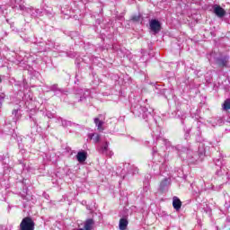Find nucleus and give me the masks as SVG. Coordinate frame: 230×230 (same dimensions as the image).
I'll list each match as a JSON object with an SVG mask.
<instances>
[{
	"label": "nucleus",
	"mask_w": 230,
	"mask_h": 230,
	"mask_svg": "<svg viewBox=\"0 0 230 230\" xmlns=\"http://www.w3.org/2000/svg\"><path fill=\"white\" fill-rule=\"evenodd\" d=\"M76 159L78 163H85V161H87V152L85 151L78 152L76 155Z\"/></svg>",
	"instance_id": "nucleus-4"
},
{
	"label": "nucleus",
	"mask_w": 230,
	"mask_h": 230,
	"mask_svg": "<svg viewBox=\"0 0 230 230\" xmlns=\"http://www.w3.org/2000/svg\"><path fill=\"white\" fill-rule=\"evenodd\" d=\"M107 150H109V143L106 142L105 145L99 149V151L102 154H107Z\"/></svg>",
	"instance_id": "nucleus-10"
},
{
	"label": "nucleus",
	"mask_w": 230,
	"mask_h": 230,
	"mask_svg": "<svg viewBox=\"0 0 230 230\" xmlns=\"http://www.w3.org/2000/svg\"><path fill=\"white\" fill-rule=\"evenodd\" d=\"M223 111H229L230 110V99H226L223 105H222Z\"/></svg>",
	"instance_id": "nucleus-9"
},
{
	"label": "nucleus",
	"mask_w": 230,
	"mask_h": 230,
	"mask_svg": "<svg viewBox=\"0 0 230 230\" xmlns=\"http://www.w3.org/2000/svg\"><path fill=\"white\" fill-rule=\"evenodd\" d=\"M94 226V221L93 219H87L84 224V230H91Z\"/></svg>",
	"instance_id": "nucleus-8"
},
{
	"label": "nucleus",
	"mask_w": 230,
	"mask_h": 230,
	"mask_svg": "<svg viewBox=\"0 0 230 230\" xmlns=\"http://www.w3.org/2000/svg\"><path fill=\"white\" fill-rule=\"evenodd\" d=\"M172 206L174 208V209H176V211H179V209H181V206H182V202L181 201V199L177 197H174L172 199Z\"/></svg>",
	"instance_id": "nucleus-5"
},
{
	"label": "nucleus",
	"mask_w": 230,
	"mask_h": 230,
	"mask_svg": "<svg viewBox=\"0 0 230 230\" xmlns=\"http://www.w3.org/2000/svg\"><path fill=\"white\" fill-rule=\"evenodd\" d=\"M214 13L217 16V17H224L226 15V10H224V8H222L220 5H214Z\"/></svg>",
	"instance_id": "nucleus-3"
},
{
	"label": "nucleus",
	"mask_w": 230,
	"mask_h": 230,
	"mask_svg": "<svg viewBox=\"0 0 230 230\" xmlns=\"http://www.w3.org/2000/svg\"><path fill=\"white\" fill-rule=\"evenodd\" d=\"M149 26H150V30L153 31L155 35L161 31V22L156 19L151 20L149 22Z\"/></svg>",
	"instance_id": "nucleus-2"
},
{
	"label": "nucleus",
	"mask_w": 230,
	"mask_h": 230,
	"mask_svg": "<svg viewBox=\"0 0 230 230\" xmlns=\"http://www.w3.org/2000/svg\"><path fill=\"white\" fill-rule=\"evenodd\" d=\"M94 123L98 128V130L100 132H103L104 130V128H103V121L102 120H100V118H95L94 119Z\"/></svg>",
	"instance_id": "nucleus-6"
},
{
	"label": "nucleus",
	"mask_w": 230,
	"mask_h": 230,
	"mask_svg": "<svg viewBox=\"0 0 230 230\" xmlns=\"http://www.w3.org/2000/svg\"><path fill=\"white\" fill-rule=\"evenodd\" d=\"M0 82H1V79H0Z\"/></svg>",
	"instance_id": "nucleus-14"
},
{
	"label": "nucleus",
	"mask_w": 230,
	"mask_h": 230,
	"mask_svg": "<svg viewBox=\"0 0 230 230\" xmlns=\"http://www.w3.org/2000/svg\"><path fill=\"white\" fill-rule=\"evenodd\" d=\"M128 226V220L127 218H121L119 223V227L120 230H126Z\"/></svg>",
	"instance_id": "nucleus-7"
},
{
	"label": "nucleus",
	"mask_w": 230,
	"mask_h": 230,
	"mask_svg": "<svg viewBox=\"0 0 230 230\" xmlns=\"http://www.w3.org/2000/svg\"><path fill=\"white\" fill-rule=\"evenodd\" d=\"M0 100H4V93L0 94Z\"/></svg>",
	"instance_id": "nucleus-13"
},
{
	"label": "nucleus",
	"mask_w": 230,
	"mask_h": 230,
	"mask_svg": "<svg viewBox=\"0 0 230 230\" xmlns=\"http://www.w3.org/2000/svg\"><path fill=\"white\" fill-rule=\"evenodd\" d=\"M221 66H227V60H225V61H223L222 63H221Z\"/></svg>",
	"instance_id": "nucleus-12"
},
{
	"label": "nucleus",
	"mask_w": 230,
	"mask_h": 230,
	"mask_svg": "<svg viewBox=\"0 0 230 230\" xmlns=\"http://www.w3.org/2000/svg\"><path fill=\"white\" fill-rule=\"evenodd\" d=\"M92 139H93L94 143H100V135L98 133L93 134Z\"/></svg>",
	"instance_id": "nucleus-11"
},
{
	"label": "nucleus",
	"mask_w": 230,
	"mask_h": 230,
	"mask_svg": "<svg viewBox=\"0 0 230 230\" xmlns=\"http://www.w3.org/2000/svg\"><path fill=\"white\" fill-rule=\"evenodd\" d=\"M20 230H35V222L31 217H24L20 224Z\"/></svg>",
	"instance_id": "nucleus-1"
}]
</instances>
